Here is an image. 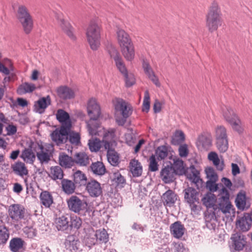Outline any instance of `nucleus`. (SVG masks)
Instances as JSON below:
<instances>
[{"label": "nucleus", "instance_id": "obj_20", "mask_svg": "<svg viewBox=\"0 0 252 252\" xmlns=\"http://www.w3.org/2000/svg\"><path fill=\"white\" fill-rule=\"evenodd\" d=\"M174 173L172 166H167L161 170L160 177L165 183H169L173 181Z\"/></svg>", "mask_w": 252, "mask_h": 252}, {"label": "nucleus", "instance_id": "obj_56", "mask_svg": "<svg viewBox=\"0 0 252 252\" xmlns=\"http://www.w3.org/2000/svg\"><path fill=\"white\" fill-rule=\"evenodd\" d=\"M150 94L148 91H146L144 93V97L142 105V111L148 113L150 107Z\"/></svg>", "mask_w": 252, "mask_h": 252}, {"label": "nucleus", "instance_id": "obj_3", "mask_svg": "<svg viewBox=\"0 0 252 252\" xmlns=\"http://www.w3.org/2000/svg\"><path fill=\"white\" fill-rule=\"evenodd\" d=\"M113 103L116 111L120 112L122 115H116V121L119 126H123L126 123V119L132 114L133 107L129 103L120 98H116Z\"/></svg>", "mask_w": 252, "mask_h": 252}, {"label": "nucleus", "instance_id": "obj_52", "mask_svg": "<svg viewBox=\"0 0 252 252\" xmlns=\"http://www.w3.org/2000/svg\"><path fill=\"white\" fill-rule=\"evenodd\" d=\"M216 145L220 153H225L228 148V139L216 140Z\"/></svg>", "mask_w": 252, "mask_h": 252}, {"label": "nucleus", "instance_id": "obj_41", "mask_svg": "<svg viewBox=\"0 0 252 252\" xmlns=\"http://www.w3.org/2000/svg\"><path fill=\"white\" fill-rule=\"evenodd\" d=\"M102 144H103V140L101 141L99 139L96 138H92L88 142L89 149L92 152H98L100 149Z\"/></svg>", "mask_w": 252, "mask_h": 252}, {"label": "nucleus", "instance_id": "obj_47", "mask_svg": "<svg viewBox=\"0 0 252 252\" xmlns=\"http://www.w3.org/2000/svg\"><path fill=\"white\" fill-rule=\"evenodd\" d=\"M208 159L213 161L214 164L219 170H222L223 169V164L222 163H220V160L216 153L213 152L210 153L208 155Z\"/></svg>", "mask_w": 252, "mask_h": 252}, {"label": "nucleus", "instance_id": "obj_54", "mask_svg": "<svg viewBox=\"0 0 252 252\" xmlns=\"http://www.w3.org/2000/svg\"><path fill=\"white\" fill-rule=\"evenodd\" d=\"M167 149L165 146H162L158 147L155 152V158L158 160L164 159L167 156Z\"/></svg>", "mask_w": 252, "mask_h": 252}, {"label": "nucleus", "instance_id": "obj_39", "mask_svg": "<svg viewBox=\"0 0 252 252\" xmlns=\"http://www.w3.org/2000/svg\"><path fill=\"white\" fill-rule=\"evenodd\" d=\"M49 176L54 180L62 179L63 177V171L59 166H52L50 168Z\"/></svg>", "mask_w": 252, "mask_h": 252}, {"label": "nucleus", "instance_id": "obj_13", "mask_svg": "<svg viewBox=\"0 0 252 252\" xmlns=\"http://www.w3.org/2000/svg\"><path fill=\"white\" fill-rule=\"evenodd\" d=\"M116 33L118 42L121 48L132 44L129 34L124 30L118 28Z\"/></svg>", "mask_w": 252, "mask_h": 252}, {"label": "nucleus", "instance_id": "obj_63", "mask_svg": "<svg viewBox=\"0 0 252 252\" xmlns=\"http://www.w3.org/2000/svg\"><path fill=\"white\" fill-rule=\"evenodd\" d=\"M113 180L118 185L123 184L125 182L124 177L122 176L119 172H116L113 173Z\"/></svg>", "mask_w": 252, "mask_h": 252}, {"label": "nucleus", "instance_id": "obj_12", "mask_svg": "<svg viewBox=\"0 0 252 252\" xmlns=\"http://www.w3.org/2000/svg\"><path fill=\"white\" fill-rule=\"evenodd\" d=\"M232 247L236 251H241L246 244V238L244 235L239 233L233 234L231 237Z\"/></svg>", "mask_w": 252, "mask_h": 252}, {"label": "nucleus", "instance_id": "obj_53", "mask_svg": "<svg viewBox=\"0 0 252 252\" xmlns=\"http://www.w3.org/2000/svg\"><path fill=\"white\" fill-rule=\"evenodd\" d=\"M74 181L76 184L80 185L86 184L87 177L81 171H77L74 173Z\"/></svg>", "mask_w": 252, "mask_h": 252}, {"label": "nucleus", "instance_id": "obj_64", "mask_svg": "<svg viewBox=\"0 0 252 252\" xmlns=\"http://www.w3.org/2000/svg\"><path fill=\"white\" fill-rule=\"evenodd\" d=\"M179 154L181 157H187L189 154L188 147L187 144H182L179 148Z\"/></svg>", "mask_w": 252, "mask_h": 252}, {"label": "nucleus", "instance_id": "obj_4", "mask_svg": "<svg viewBox=\"0 0 252 252\" xmlns=\"http://www.w3.org/2000/svg\"><path fill=\"white\" fill-rule=\"evenodd\" d=\"M100 26L95 20L90 21L87 29L86 36L88 42L93 50H96L100 44Z\"/></svg>", "mask_w": 252, "mask_h": 252}, {"label": "nucleus", "instance_id": "obj_37", "mask_svg": "<svg viewBox=\"0 0 252 252\" xmlns=\"http://www.w3.org/2000/svg\"><path fill=\"white\" fill-rule=\"evenodd\" d=\"M21 23L25 33L29 34L32 32L33 27V22L32 17L19 21Z\"/></svg>", "mask_w": 252, "mask_h": 252}, {"label": "nucleus", "instance_id": "obj_44", "mask_svg": "<svg viewBox=\"0 0 252 252\" xmlns=\"http://www.w3.org/2000/svg\"><path fill=\"white\" fill-rule=\"evenodd\" d=\"M216 140L227 138L226 129L222 126H218L215 129Z\"/></svg>", "mask_w": 252, "mask_h": 252}, {"label": "nucleus", "instance_id": "obj_31", "mask_svg": "<svg viewBox=\"0 0 252 252\" xmlns=\"http://www.w3.org/2000/svg\"><path fill=\"white\" fill-rule=\"evenodd\" d=\"M59 161L60 165L65 168H70L74 164V159L64 153L60 154Z\"/></svg>", "mask_w": 252, "mask_h": 252}, {"label": "nucleus", "instance_id": "obj_17", "mask_svg": "<svg viewBox=\"0 0 252 252\" xmlns=\"http://www.w3.org/2000/svg\"><path fill=\"white\" fill-rule=\"evenodd\" d=\"M57 119L64 127L71 128V123L69 114L63 109H59L56 114Z\"/></svg>", "mask_w": 252, "mask_h": 252}, {"label": "nucleus", "instance_id": "obj_32", "mask_svg": "<svg viewBox=\"0 0 252 252\" xmlns=\"http://www.w3.org/2000/svg\"><path fill=\"white\" fill-rule=\"evenodd\" d=\"M129 168L133 176L137 177L141 175L142 167L141 163L137 160L132 159L130 162Z\"/></svg>", "mask_w": 252, "mask_h": 252}, {"label": "nucleus", "instance_id": "obj_15", "mask_svg": "<svg viewBox=\"0 0 252 252\" xmlns=\"http://www.w3.org/2000/svg\"><path fill=\"white\" fill-rule=\"evenodd\" d=\"M221 198L225 202V204H220V208L221 212L224 214L230 213L232 205L229 202V194L227 189L225 188H222L220 191Z\"/></svg>", "mask_w": 252, "mask_h": 252}, {"label": "nucleus", "instance_id": "obj_59", "mask_svg": "<svg viewBox=\"0 0 252 252\" xmlns=\"http://www.w3.org/2000/svg\"><path fill=\"white\" fill-rule=\"evenodd\" d=\"M229 124L231 126L234 130L237 131L239 133L243 132V128L242 125V122L239 118L236 119Z\"/></svg>", "mask_w": 252, "mask_h": 252}, {"label": "nucleus", "instance_id": "obj_51", "mask_svg": "<svg viewBox=\"0 0 252 252\" xmlns=\"http://www.w3.org/2000/svg\"><path fill=\"white\" fill-rule=\"evenodd\" d=\"M143 68L145 72L148 75L149 77L154 82V83L157 86H159V83L158 78L155 75L152 69L150 67L149 64H144Z\"/></svg>", "mask_w": 252, "mask_h": 252}, {"label": "nucleus", "instance_id": "obj_14", "mask_svg": "<svg viewBox=\"0 0 252 252\" xmlns=\"http://www.w3.org/2000/svg\"><path fill=\"white\" fill-rule=\"evenodd\" d=\"M212 140L210 136L200 134L197 138L196 145L199 150H208L212 145Z\"/></svg>", "mask_w": 252, "mask_h": 252}, {"label": "nucleus", "instance_id": "obj_26", "mask_svg": "<svg viewBox=\"0 0 252 252\" xmlns=\"http://www.w3.org/2000/svg\"><path fill=\"white\" fill-rule=\"evenodd\" d=\"M124 58L127 62H131L135 57V50L133 43L121 48Z\"/></svg>", "mask_w": 252, "mask_h": 252}, {"label": "nucleus", "instance_id": "obj_29", "mask_svg": "<svg viewBox=\"0 0 252 252\" xmlns=\"http://www.w3.org/2000/svg\"><path fill=\"white\" fill-rule=\"evenodd\" d=\"M235 202L236 206L240 210H243L249 207V205L247 204L246 193L244 191H241L238 193Z\"/></svg>", "mask_w": 252, "mask_h": 252}, {"label": "nucleus", "instance_id": "obj_11", "mask_svg": "<svg viewBox=\"0 0 252 252\" xmlns=\"http://www.w3.org/2000/svg\"><path fill=\"white\" fill-rule=\"evenodd\" d=\"M117 68L125 77L126 86L130 87L135 83V78L133 74L128 72L125 64H117Z\"/></svg>", "mask_w": 252, "mask_h": 252}, {"label": "nucleus", "instance_id": "obj_50", "mask_svg": "<svg viewBox=\"0 0 252 252\" xmlns=\"http://www.w3.org/2000/svg\"><path fill=\"white\" fill-rule=\"evenodd\" d=\"M9 237V232L6 226L0 225V246L6 243Z\"/></svg>", "mask_w": 252, "mask_h": 252}, {"label": "nucleus", "instance_id": "obj_46", "mask_svg": "<svg viewBox=\"0 0 252 252\" xmlns=\"http://www.w3.org/2000/svg\"><path fill=\"white\" fill-rule=\"evenodd\" d=\"M63 190L68 194H72L74 192L75 187L74 183L69 180H63L62 182Z\"/></svg>", "mask_w": 252, "mask_h": 252}, {"label": "nucleus", "instance_id": "obj_28", "mask_svg": "<svg viewBox=\"0 0 252 252\" xmlns=\"http://www.w3.org/2000/svg\"><path fill=\"white\" fill-rule=\"evenodd\" d=\"M184 198L189 204H193L197 201L196 190L190 187H189L184 190Z\"/></svg>", "mask_w": 252, "mask_h": 252}, {"label": "nucleus", "instance_id": "obj_58", "mask_svg": "<svg viewBox=\"0 0 252 252\" xmlns=\"http://www.w3.org/2000/svg\"><path fill=\"white\" fill-rule=\"evenodd\" d=\"M149 169L151 171L155 172L158 169V165L156 160L155 155H152L149 159Z\"/></svg>", "mask_w": 252, "mask_h": 252}, {"label": "nucleus", "instance_id": "obj_55", "mask_svg": "<svg viewBox=\"0 0 252 252\" xmlns=\"http://www.w3.org/2000/svg\"><path fill=\"white\" fill-rule=\"evenodd\" d=\"M97 240L106 243L108 240V235L105 229L97 230L94 235Z\"/></svg>", "mask_w": 252, "mask_h": 252}, {"label": "nucleus", "instance_id": "obj_42", "mask_svg": "<svg viewBox=\"0 0 252 252\" xmlns=\"http://www.w3.org/2000/svg\"><path fill=\"white\" fill-rule=\"evenodd\" d=\"M172 168L174 172L177 174H182L185 172L184 162L179 158L174 159Z\"/></svg>", "mask_w": 252, "mask_h": 252}, {"label": "nucleus", "instance_id": "obj_48", "mask_svg": "<svg viewBox=\"0 0 252 252\" xmlns=\"http://www.w3.org/2000/svg\"><path fill=\"white\" fill-rule=\"evenodd\" d=\"M27 8L24 5L19 6L17 10V18L18 21L31 17Z\"/></svg>", "mask_w": 252, "mask_h": 252}, {"label": "nucleus", "instance_id": "obj_5", "mask_svg": "<svg viewBox=\"0 0 252 252\" xmlns=\"http://www.w3.org/2000/svg\"><path fill=\"white\" fill-rule=\"evenodd\" d=\"M87 112L90 118V120L87 123L88 130L92 127L94 131L97 130V127L102 126L96 121L99 118L101 112L100 108L94 98H91L87 104Z\"/></svg>", "mask_w": 252, "mask_h": 252}, {"label": "nucleus", "instance_id": "obj_9", "mask_svg": "<svg viewBox=\"0 0 252 252\" xmlns=\"http://www.w3.org/2000/svg\"><path fill=\"white\" fill-rule=\"evenodd\" d=\"M9 217L15 222H18L25 217V209L21 205L14 204L10 205L8 209Z\"/></svg>", "mask_w": 252, "mask_h": 252}, {"label": "nucleus", "instance_id": "obj_10", "mask_svg": "<svg viewBox=\"0 0 252 252\" xmlns=\"http://www.w3.org/2000/svg\"><path fill=\"white\" fill-rule=\"evenodd\" d=\"M86 189L90 196L93 198H97L103 194L101 185L95 180H92L87 183Z\"/></svg>", "mask_w": 252, "mask_h": 252}, {"label": "nucleus", "instance_id": "obj_36", "mask_svg": "<svg viewBox=\"0 0 252 252\" xmlns=\"http://www.w3.org/2000/svg\"><path fill=\"white\" fill-rule=\"evenodd\" d=\"M36 89L34 84L32 83H25L19 86L17 92L19 94L22 95L27 93L32 92Z\"/></svg>", "mask_w": 252, "mask_h": 252}, {"label": "nucleus", "instance_id": "obj_18", "mask_svg": "<svg viewBox=\"0 0 252 252\" xmlns=\"http://www.w3.org/2000/svg\"><path fill=\"white\" fill-rule=\"evenodd\" d=\"M106 50L110 58L114 60L116 63H123L122 58L119 52L112 43H107Z\"/></svg>", "mask_w": 252, "mask_h": 252}, {"label": "nucleus", "instance_id": "obj_43", "mask_svg": "<svg viewBox=\"0 0 252 252\" xmlns=\"http://www.w3.org/2000/svg\"><path fill=\"white\" fill-rule=\"evenodd\" d=\"M21 157L25 162L30 164L32 163L35 159L34 153L29 149H25L22 152Z\"/></svg>", "mask_w": 252, "mask_h": 252}, {"label": "nucleus", "instance_id": "obj_19", "mask_svg": "<svg viewBox=\"0 0 252 252\" xmlns=\"http://www.w3.org/2000/svg\"><path fill=\"white\" fill-rule=\"evenodd\" d=\"M177 195L172 190L168 189L164 193L161 199L164 205L171 206L177 200Z\"/></svg>", "mask_w": 252, "mask_h": 252}, {"label": "nucleus", "instance_id": "obj_35", "mask_svg": "<svg viewBox=\"0 0 252 252\" xmlns=\"http://www.w3.org/2000/svg\"><path fill=\"white\" fill-rule=\"evenodd\" d=\"M199 175V173L193 166L190 168V172H188L187 175V178L194 184L197 188H198L199 184L201 182Z\"/></svg>", "mask_w": 252, "mask_h": 252}, {"label": "nucleus", "instance_id": "obj_60", "mask_svg": "<svg viewBox=\"0 0 252 252\" xmlns=\"http://www.w3.org/2000/svg\"><path fill=\"white\" fill-rule=\"evenodd\" d=\"M23 230L25 236L29 238H32L36 235V231L33 227H25Z\"/></svg>", "mask_w": 252, "mask_h": 252}, {"label": "nucleus", "instance_id": "obj_1", "mask_svg": "<svg viewBox=\"0 0 252 252\" xmlns=\"http://www.w3.org/2000/svg\"><path fill=\"white\" fill-rule=\"evenodd\" d=\"M115 129L110 128L105 130L103 126L97 127V130L94 131L92 127L89 128L90 135L93 136H103V147L107 151V159L109 162L113 165H117L119 162V157L114 149L117 146V137Z\"/></svg>", "mask_w": 252, "mask_h": 252}, {"label": "nucleus", "instance_id": "obj_30", "mask_svg": "<svg viewBox=\"0 0 252 252\" xmlns=\"http://www.w3.org/2000/svg\"><path fill=\"white\" fill-rule=\"evenodd\" d=\"M60 21V25L63 31L71 39L75 40L76 39V36L73 33V28L70 24L63 19H61Z\"/></svg>", "mask_w": 252, "mask_h": 252}, {"label": "nucleus", "instance_id": "obj_7", "mask_svg": "<svg viewBox=\"0 0 252 252\" xmlns=\"http://www.w3.org/2000/svg\"><path fill=\"white\" fill-rule=\"evenodd\" d=\"M54 150V146L52 144H38L36 154L40 163L42 164L48 163L53 157Z\"/></svg>", "mask_w": 252, "mask_h": 252}, {"label": "nucleus", "instance_id": "obj_62", "mask_svg": "<svg viewBox=\"0 0 252 252\" xmlns=\"http://www.w3.org/2000/svg\"><path fill=\"white\" fill-rule=\"evenodd\" d=\"M71 226L75 228H79L82 225L81 219L77 216H73L71 218Z\"/></svg>", "mask_w": 252, "mask_h": 252}, {"label": "nucleus", "instance_id": "obj_2", "mask_svg": "<svg viewBox=\"0 0 252 252\" xmlns=\"http://www.w3.org/2000/svg\"><path fill=\"white\" fill-rule=\"evenodd\" d=\"M222 19L220 9L218 3L214 1L209 7L206 15V26L208 31L212 33L221 26Z\"/></svg>", "mask_w": 252, "mask_h": 252}, {"label": "nucleus", "instance_id": "obj_38", "mask_svg": "<svg viewBox=\"0 0 252 252\" xmlns=\"http://www.w3.org/2000/svg\"><path fill=\"white\" fill-rule=\"evenodd\" d=\"M94 174L97 175H103L106 172V168L103 163L100 161L94 162L91 166Z\"/></svg>", "mask_w": 252, "mask_h": 252}, {"label": "nucleus", "instance_id": "obj_33", "mask_svg": "<svg viewBox=\"0 0 252 252\" xmlns=\"http://www.w3.org/2000/svg\"><path fill=\"white\" fill-rule=\"evenodd\" d=\"M251 221L249 216H244L237 220L236 226L242 231H247L251 227Z\"/></svg>", "mask_w": 252, "mask_h": 252}, {"label": "nucleus", "instance_id": "obj_40", "mask_svg": "<svg viewBox=\"0 0 252 252\" xmlns=\"http://www.w3.org/2000/svg\"><path fill=\"white\" fill-rule=\"evenodd\" d=\"M74 163L81 166H86L90 163V158L85 153H77L75 156Z\"/></svg>", "mask_w": 252, "mask_h": 252}, {"label": "nucleus", "instance_id": "obj_23", "mask_svg": "<svg viewBox=\"0 0 252 252\" xmlns=\"http://www.w3.org/2000/svg\"><path fill=\"white\" fill-rule=\"evenodd\" d=\"M65 248L70 251H76L79 249L80 244L76 236H68L65 242Z\"/></svg>", "mask_w": 252, "mask_h": 252}, {"label": "nucleus", "instance_id": "obj_27", "mask_svg": "<svg viewBox=\"0 0 252 252\" xmlns=\"http://www.w3.org/2000/svg\"><path fill=\"white\" fill-rule=\"evenodd\" d=\"M11 168L16 174L21 177L27 175L29 173L25 163L21 161L16 162L12 164Z\"/></svg>", "mask_w": 252, "mask_h": 252}, {"label": "nucleus", "instance_id": "obj_45", "mask_svg": "<svg viewBox=\"0 0 252 252\" xmlns=\"http://www.w3.org/2000/svg\"><path fill=\"white\" fill-rule=\"evenodd\" d=\"M216 200V197L214 194L208 193L205 195L202 200L203 204L206 206V207L210 208L214 206Z\"/></svg>", "mask_w": 252, "mask_h": 252}, {"label": "nucleus", "instance_id": "obj_8", "mask_svg": "<svg viewBox=\"0 0 252 252\" xmlns=\"http://www.w3.org/2000/svg\"><path fill=\"white\" fill-rule=\"evenodd\" d=\"M71 128L61 126L59 128L56 129L51 134L52 140L58 145L65 143L68 139Z\"/></svg>", "mask_w": 252, "mask_h": 252}, {"label": "nucleus", "instance_id": "obj_16", "mask_svg": "<svg viewBox=\"0 0 252 252\" xmlns=\"http://www.w3.org/2000/svg\"><path fill=\"white\" fill-rule=\"evenodd\" d=\"M221 113L224 119L229 124L239 118L235 111L230 106H222Z\"/></svg>", "mask_w": 252, "mask_h": 252}, {"label": "nucleus", "instance_id": "obj_6", "mask_svg": "<svg viewBox=\"0 0 252 252\" xmlns=\"http://www.w3.org/2000/svg\"><path fill=\"white\" fill-rule=\"evenodd\" d=\"M68 207L71 211L80 215H86L88 213L91 216L92 211L88 207L87 203L76 195H72L67 200Z\"/></svg>", "mask_w": 252, "mask_h": 252}, {"label": "nucleus", "instance_id": "obj_57", "mask_svg": "<svg viewBox=\"0 0 252 252\" xmlns=\"http://www.w3.org/2000/svg\"><path fill=\"white\" fill-rule=\"evenodd\" d=\"M205 173L208 181H217L218 180V175L215 171L214 169L210 167L206 168L205 170Z\"/></svg>", "mask_w": 252, "mask_h": 252}, {"label": "nucleus", "instance_id": "obj_21", "mask_svg": "<svg viewBox=\"0 0 252 252\" xmlns=\"http://www.w3.org/2000/svg\"><path fill=\"white\" fill-rule=\"evenodd\" d=\"M51 99L49 96L42 97L34 104V110L36 112L42 113L48 105L50 104Z\"/></svg>", "mask_w": 252, "mask_h": 252}, {"label": "nucleus", "instance_id": "obj_61", "mask_svg": "<svg viewBox=\"0 0 252 252\" xmlns=\"http://www.w3.org/2000/svg\"><path fill=\"white\" fill-rule=\"evenodd\" d=\"M69 141L72 144H78L80 142V137L78 133L71 132L70 130Z\"/></svg>", "mask_w": 252, "mask_h": 252}, {"label": "nucleus", "instance_id": "obj_24", "mask_svg": "<svg viewBox=\"0 0 252 252\" xmlns=\"http://www.w3.org/2000/svg\"><path fill=\"white\" fill-rule=\"evenodd\" d=\"M171 234L176 238H181L184 234L185 228L179 221H176L170 226Z\"/></svg>", "mask_w": 252, "mask_h": 252}, {"label": "nucleus", "instance_id": "obj_34", "mask_svg": "<svg viewBox=\"0 0 252 252\" xmlns=\"http://www.w3.org/2000/svg\"><path fill=\"white\" fill-rule=\"evenodd\" d=\"M41 204L45 208H50L53 203L52 195L47 191L41 192L39 196Z\"/></svg>", "mask_w": 252, "mask_h": 252}, {"label": "nucleus", "instance_id": "obj_22", "mask_svg": "<svg viewBox=\"0 0 252 252\" xmlns=\"http://www.w3.org/2000/svg\"><path fill=\"white\" fill-rule=\"evenodd\" d=\"M24 241L21 238H14L11 239L9 243L10 250L12 252H24Z\"/></svg>", "mask_w": 252, "mask_h": 252}, {"label": "nucleus", "instance_id": "obj_49", "mask_svg": "<svg viewBox=\"0 0 252 252\" xmlns=\"http://www.w3.org/2000/svg\"><path fill=\"white\" fill-rule=\"evenodd\" d=\"M69 218L65 216L60 217L57 220V227L59 230L66 229L68 225Z\"/></svg>", "mask_w": 252, "mask_h": 252}, {"label": "nucleus", "instance_id": "obj_25", "mask_svg": "<svg viewBox=\"0 0 252 252\" xmlns=\"http://www.w3.org/2000/svg\"><path fill=\"white\" fill-rule=\"evenodd\" d=\"M58 96L63 99H71L74 96L73 91L66 86H61L57 89Z\"/></svg>", "mask_w": 252, "mask_h": 252}]
</instances>
